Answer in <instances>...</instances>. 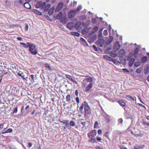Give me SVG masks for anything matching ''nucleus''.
I'll list each match as a JSON object with an SVG mask.
<instances>
[{
	"instance_id": "obj_1",
	"label": "nucleus",
	"mask_w": 149,
	"mask_h": 149,
	"mask_svg": "<svg viewBox=\"0 0 149 149\" xmlns=\"http://www.w3.org/2000/svg\"><path fill=\"white\" fill-rule=\"evenodd\" d=\"M84 115L85 118L88 119L91 113V109L88 103L85 101H84Z\"/></svg>"
},
{
	"instance_id": "obj_2",
	"label": "nucleus",
	"mask_w": 149,
	"mask_h": 149,
	"mask_svg": "<svg viewBox=\"0 0 149 149\" xmlns=\"http://www.w3.org/2000/svg\"><path fill=\"white\" fill-rule=\"evenodd\" d=\"M27 44L29 45V50L31 53L34 55H36L37 53L36 48L35 45L31 43L27 42Z\"/></svg>"
},
{
	"instance_id": "obj_3",
	"label": "nucleus",
	"mask_w": 149,
	"mask_h": 149,
	"mask_svg": "<svg viewBox=\"0 0 149 149\" xmlns=\"http://www.w3.org/2000/svg\"><path fill=\"white\" fill-rule=\"evenodd\" d=\"M46 3L44 2L42 3V2L40 1L38 2V4L40 5V6H41L42 8H44V10L45 12L47 11L51 7V5L50 4H48L46 6Z\"/></svg>"
},
{
	"instance_id": "obj_4",
	"label": "nucleus",
	"mask_w": 149,
	"mask_h": 149,
	"mask_svg": "<svg viewBox=\"0 0 149 149\" xmlns=\"http://www.w3.org/2000/svg\"><path fill=\"white\" fill-rule=\"evenodd\" d=\"M134 56V54L133 53H130L128 55L127 59L129 61V63L132 65L135 61L134 58H133Z\"/></svg>"
},
{
	"instance_id": "obj_5",
	"label": "nucleus",
	"mask_w": 149,
	"mask_h": 149,
	"mask_svg": "<svg viewBox=\"0 0 149 149\" xmlns=\"http://www.w3.org/2000/svg\"><path fill=\"white\" fill-rule=\"evenodd\" d=\"M88 137L89 138H93L97 135V131L94 130L87 134Z\"/></svg>"
},
{
	"instance_id": "obj_6",
	"label": "nucleus",
	"mask_w": 149,
	"mask_h": 149,
	"mask_svg": "<svg viewBox=\"0 0 149 149\" xmlns=\"http://www.w3.org/2000/svg\"><path fill=\"white\" fill-rule=\"evenodd\" d=\"M104 40L103 39H100L97 41L96 43L100 47H102L103 45L104 44Z\"/></svg>"
},
{
	"instance_id": "obj_7",
	"label": "nucleus",
	"mask_w": 149,
	"mask_h": 149,
	"mask_svg": "<svg viewBox=\"0 0 149 149\" xmlns=\"http://www.w3.org/2000/svg\"><path fill=\"white\" fill-rule=\"evenodd\" d=\"M75 11L72 10L69 12L68 13V17L70 18H73L75 15Z\"/></svg>"
},
{
	"instance_id": "obj_8",
	"label": "nucleus",
	"mask_w": 149,
	"mask_h": 149,
	"mask_svg": "<svg viewBox=\"0 0 149 149\" xmlns=\"http://www.w3.org/2000/svg\"><path fill=\"white\" fill-rule=\"evenodd\" d=\"M93 86V84L92 83H90L86 87L85 92H87L89 91Z\"/></svg>"
},
{
	"instance_id": "obj_9",
	"label": "nucleus",
	"mask_w": 149,
	"mask_h": 149,
	"mask_svg": "<svg viewBox=\"0 0 149 149\" xmlns=\"http://www.w3.org/2000/svg\"><path fill=\"white\" fill-rule=\"evenodd\" d=\"M0 71L2 72V73H0V76L2 78L5 75H6L7 77H9L10 76L9 74L7 72H5L4 70H3V71L0 70Z\"/></svg>"
},
{
	"instance_id": "obj_10",
	"label": "nucleus",
	"mask_w": 149,
	"mask_h": 149,
	"mask_svg": "<svg viewBox=\"0 0 149 149\" xmlns=\"http://www.w3.org/2000/svg\"><path fill=\"white\" fill-rule=\"evenodd\" d=\"M144 72L146 74H147L149 73V64L146 65L145 67Z\"/></svg>"
},
{
	"instance_id": "obj_11",
	"label": "nucleus",
	"mask_w": 149,
	"mask_h": 149,
	"mask_svg": "<svg viewBox=\"0 0 149 149\" xmlns=\"http://www.w3.org/2000/svg\"><path fill=\"white\" fill-rule=\"evenodd\" d=\"M81 22H78L76 23L75 26V28L77 30L81 28Z\"/></svg>"
},
{
	"instance_id": "obj_12",
	"label": "nucleus",
	"mask_w": 149,
	"mask_h": 149,
	"mask_svg": "<svg viewBox=\"0 0 149 149\" xmlns=\"http://www.w3.org/2000/svg\"><path fill=\"white\" fill-rule=\"evenodd\" d=\"M114 47L117 50H119L120 48V45L119 42L117 41L115 43L114 45Z\"/></svg>"
},
{
	"instance_id": "obj_13",
	"label": "nucleus",
	"mask_w": 149,
	"mask_h": 149,
	"mask_svg": "<svg viewBox=\"0 0 149 149\" xmlns=\"http://www.w3.org/2000/svg\"><path fill=\"white\" fill-rule=\"evenodd\" d=\"M125 52L123 49L120 50L118 52V54L120 56H123L125 55Z\"/></svg>"
},
{
	"instance_id": "obj_14",
	"label": "nucleus",
	"mask_w": 149,
	"mask_h": 149,
	"mask_svg": "<svg viewBox=\"0 0 149 149\" xmlns=\"http://www.w3.org/2000/svg\"><path fill=\"white\" fill-rule=\"evenodd\" d=\"M63 6V2H60L58 3L57 6L56 8V10H58V11L60 10L62 8Z\"/></svg>"
},
{
	"instance_id": "obj_15",
	"label": "nucleus",
	"mask_w": 149,
	"mask_h": 149,
	"mask_svg": "<svg viewBox=\"0 0 149 149\" xmlns=\"http://www.w3.org/2000/svg\"><path fill=\"white\" fill-rule=\"evenodd\" d=\"M35 77H34V75H31V81L32 82V84H35V85H36L37 84H35V80H36V75H35Z\"/></svg>"
},
{
	"instance_id": "obj_16",
	"label": "nucleus",
	"mask_w": 149,
	"mask_h": 149,
	"mask_svg": "<svg viewBox=\"0 0 149 149\" xmlns=\"http://www.w3.org/2000/svg\"><path fill=\"white\" fill-rule=\"evenodd\" d=\"M74 24L72 22H70L67 24V26L68 28L69 29H72L74 27Z\"/></svg>"
},
{
	"instance_id": "obj_17",
	"label": "nucleus",
	"mask_w": 149,
	"mask_h": 149,
	"mask_svg": "<svg viewBox=\"0 0 149 149\" xmlns=\"http://www.w3.org/2000/svg\"><path fill=\"white\" fill-rule=\"evenodd\" d=\"M118 102L122 107H124L126 105L125 102L124 101H123V100H119L118 101Z\"/></svg>"
},
{
	"instance_id": "obj_18",
	"label": "nucleus",
	"mask_w": 149,
	"mask_h": 149,
	"mask_svg": "<svg viewBox=\"0 0 149 149\" xmlns=\"http://www.w3.org/2000/svg\"><path fill=\"white\" fill-rule=\"evenodd\" d=\"M82 77H89L88 78H87L85 79L88 82H91L93 81V79L91 78V77L89 76L88 75H87V76H82Z\"/></svg>"
},
{
	"instance_id": "obj_19",
	"label": "nucleus",
	"mask_w": 149,
	"mask_h": 149,
	"mask_svg": "<svg viewBox=\"0 0 149 149\" xmlns=\"http://www.w3.org/2000/svg\"><path fill=\"white\" fill-rule=\"evenodd\" d=\"M80 40L83 45L86 46H88V45L87 42L84 38H80Z\"/></svg>"
},
{
	"instance_id": "obj_20",
	"label": "nucleus",
	"mask_w": 149,
	"mask_h": 149,
	"mask_svg": "<svg viewBox=\"0 0 149 149\" xmlns=\"http://www.w3.org/2000/svg\"><path fill=\"white\" fill-rule=\"evenodd\" d=\"M113 38L112 37H110V38L108 39L106 41V44L109 45L110 44L113 40Z\"/></svg>"
},
{
	"instance_id": "obj_21",
	"label": "nucleus",
	"mask_w": 149,
	"mask_h": 149,
	"mask_svg": "<svg viewBox=\"0 0 149 149\" xmlns=\"http://www.w3.org/2000/svg\"><path fill=\"white\" fill-rule=\"evenodd\" d=\"M147 60V57L146 56L143 57L141 58V62L144 63L146 62Z\"/></svg>"
},
{
	"instance_id": "obj_22",
	"label": "nucleus",
	"mask_w": 149,
	"mask_h": 149,
	"mask_svg": "<svg viewBox=\"0 0 149 149\" xmlns=\"http://www.w3.org/2000/svg\"><path fill=\"white\" fill-rule=\"evenodd\" d=\"M103 57L106 60L110 61H111L112 60V58L111 57L107 55H103Z\"/></svg>"
},
{
	"instance_id": "obj_23",
	"label": "nucleus",
	"mask_w": 149,
	"mask_h": 149,
	"mask_svg": "<svg viewBox=\"0 0 149 149\" xmlns=\"http://www.w3.org/2000/svg\"><path fill=\"white\" fill-rule=\"evenodd\" d=\"M54 8H52L50 9L48 11V13L50 15H52L53 14L54 12Z\"/></svg>"
},
{
	"instance_id": "obj_24",
	"label": "nucleus",
	"mask_w": 149,
	"mask_h": 149,
	"mask_svg": "<svg viewBox=\"0 0 149 149\" xmlns=\"http://www.w3.org/2000/svg\"><path fill=\"white\" fill-rule=\"evenodd\" d=\"M13 131V130L11 128H9L7 129L6 131L4 132H1L0 133V134H4L6 133H11Z\"/></svg>"
},
{
	"instance_id": "obj_25",
	"label": "nucleus",
	"mask_w": 149,
	"mask_h": 149,
	"mask_svg": "<svg viewBox=\"0 0 149 149\" xmlns=\"http://www.w3.org/2000/svg\"><path fill=\"white\" fill-rule=\"evenodd\" d=\"M71 34L74 36L79 37L80 36V34L77 32H71Z\"/></svg>"
},
{
	"instance_id": "obj_26",
	"label": "nucleus",
	"mask_w": 149,
	"mask_h": 149,
	"mask_svg": "<svg viewBox=\"0 0 149 149\" xmlns=\"http://www.w3.org/2000/svg\"><path fill=\"white\" fill-rule=\"evenodd\" d=\"M110 132H106L105 133L104 136L107 137L109 140H110V138L109 137V134Z\"/></svg>"
},
{
	"instance_id": "obj_27",
	"label": "nucleus",
	"mask_w": 149,
	"mask_h": 149,
	"mask_svg": "<svg viewBox=\"0 0 149 149\" xmlns=\"http://www.w3.org/2000/svg\"><path fill=\"white\" fill-rule=\"evenodd\" d=\"M24 6L27 9L29 8L30 7V5L28 2H25L24 4Z\"/></svg>"
},
{
	"instance_id": "obj_28",
	"label": "nucleus",
	"mask_w": 149,
	"mask_h": 149,
	"mask_svg": "<svg viewBox=\"0 0 149 149\" xmlns=\"http://www.w3.org/2000/svg\"><path fill=\"white\" fill-rule=\"evenodd\" d=\"M66 98L67 102H70L71 100V95L70 94H68L66 96Z\"/></svg>"
},
{
	"instance_id": "obj_29",
	"label": "nucleus",
	"mask_w": 149,
	"mask_h": 149,
	"mask_svg": "<svg viewBox=\"0 0 149 149\" xmlns=\"http://www.w3.org/2000/svg\"><path fill=\"white\" fill-rule=\"evenodd\" d=\"M45 67L48 69L49 70H52L51 67L49 64L48 63H46L45 64Z\"/></svg>"
},
{
	"instance_id": "obj_30",
	"label": "nucleus",
	"mask_w": 149,
	"mask_h": 149,
	"mask_svg": "<svg viewBox=\"0 0 149 149\" xmlns=\"http://www.w3.org/2000/svg\"><path fill=\"white\" fill-rule=\"evenodd\" d=\"M91 139H89V142H92L95 143L96 142V138H90Z\"/></svg>"
},
{
	"instance_id": "obj_31",
	"label": "nucleus",
	"mask_w": 149,
	"mask_h": 149,
	"mask_svg": "<svg viewBox=\"0 0 149 149\" xmlns=\"http://www.w3.org/2000/svg\"><path fill=\"white\" fill-rule=\"evenodd\" d=\"M94 128L95 129L98 128H99V127L98 126V122L97 121H96L94 125Z\"/></svg>"
},
{
	"instance_id": "obj_32",
	"label": "nucleus",
	"mask_w": 149,
	"mask_h": 149,
	"mask_svg": "<svg viewBox=\"0 0 149 149\" xmlns=\"http://www.w3.org/2000/svg\"><path fill=\"white\" fill-rule=\"evenodd\" d=\"M20 44L22 45L24 48H28L29 47V45L27 44L26 45V44L23 42H20Z\"/></svg>"
},
{
	"instance_id": "obj_33",
	"label": "nucleus",
	"mask_w": 149,
	"mask_h": 149,
	"mask_svg": "<svg viewBox=\"0 0 149 149\" xmlns=\"http://www.w3.org/2000/svg\"><path fill=\"white\" fill-rule=\"evenodd\" d=\"M139 51V49L138 48H136L134 50V54L135 55H136L138 53Z\"/></svg>"
},
{
	"instance_id": "obj_34",
	"label": "nucleus",
	"mask_w": 149,
	"mask_h": 149,
	"mask_svg": "<svg viewBox=\"0 0 149 149\" xmlns=\"http://www.w3.org/2000/svg\"><path fill=\"white\" fill-rule=\"evenodd\" d=\"M84 104L82 103L81 104V105L80 107L79 108V110L80 111H82L83 109H84Z\"/></svg>"
},
{
	"instance_id": "obj_35",
	"label": "nucleus",
	"mask_w": 149,
	"mask_h": 149,
	"mask_svg": "<svg viewBox=\"0 0 149 149\" xmlns=\"http://www.w3.org/2000/svg\"><path fill=\"white\" fill-rule=\"evenodd\" d=\"M126 97L130 99H131L132 100H133V101H134V97L131 96L130 95H127L126 96Z\"/></svg>"
},
{
	"instance_id": "obj_36",
	"label": "nucleus",
	"mask_w": 149,
	"mask_h": 149,
	"mask_svg": "<svg viewBox=\"0 0 149 149\" xmlns=\"http://www.w3.org/2000/svg\"><path fill=\"white\" fill-rule=\"evenodd\" d=\"M3 126H4L3 123H1L0 124V129H2L3 128V130H5L6 128L7 127L4 128Z\"/></svg>"
},
{
	"instance_id": "obj_37",
	"label": "nucleus",
	"mask_w": 149,
	"mask_h": 149,
	"mask_svg": "<svg viewBox=\"0 0 149 149\" xmlns=\"http://www.w3.org/2000/svg\"><path fill=\"white\" fill-rule=\"evenodd\" d=\"M141 148V146L138 145H136L134 147V149H140Z\"/></svg>"
},
{
	"instance_id": "obj_38",
	"label": "nucleus",
	"mask_w": 149,
	"mask_h": 149,
	"mask_svg": "<svg viewBox=\"0 0 149 149\" xmlns=\"http://www.w3.org/2000/svg\"><path fill=\"white\" fill-rule=\"evenodd\" d=\"M134 136L136 137H138V136H141L142 137L143 136V134H142L141 133H139V134H134Z\"/></svg>"
},
{
	"instance_id": "obj_39",
	"label": "nucleus",
	"mask_w": 149,
	"mask_h": 149,
	"mask_svg": "<svg viewBox=\"0 0 149 149\" xmlns=\"http://www.w3.org/2000/svg\"><path fill=\"white\" fill-rule=\"evenodd\" d=\"M70 126H74L75 125V123L73 121H70Z\"/></svg>"
},
{
	"instance_id": "obj_40",
	"label": "nucleus",
	"mask_w": 149,
	"mask_h": 149,
	"mask_svg": "<svg viewBox=\"0 0 149 149\" xmlns=\"http://www.w3.org/2000/svg\"><path fill=\"white\" fill-rule=\"evenodd\" d=\"M65 77L69 79H70V80L72 78V77L71 76L69 75V74H66L65 75Z\"/></svg>"
},
{
	"instance_id": "obj_41",
	"label": "nucleus",
	"mask_w": 149,
	"mask_h": 149,
	"mask_svg": "<svg viewBox=\"0 0 149 149\" xmlns=\"http://www.w3.org/2000/svg\"><path fill=\"white\" fill-rule=\"evenodd\" d=\"M141 68H138L136 70V72L138 74H140V73H141Z\"/></svg>"
},
{
	"instance_id": "obj_42",
	"label": "nucleus",
	"mask_w": 149,
	"mask_h": 149,
	"mask_svg": "<svg viewBox=\"0 0 149 149\" xmlns=\"http://www.w3.org/2000/svg\"><path fill=\"white\" fill-rule=\"evenodd\" d=\"M103 35L105 36H107L108 35V32L107 30V29L104 30L103 33Z\"/></svg>"
},
{
	"instance_id": "obj_43",
	"label": "nucleus",
	"mask_w": 149,
	"mask_h": 149,
	"mask_svg": "<svg viewBox=\"0 0 149 149\" xmlns=\"http://www.w3.org/2000/svg\"><path fill=\"white\" fill-rule=\"evenodd\" d=\"M92 47L95 51L97 52L98 51V49L97 48L95 45H93Z\"/></svg>"
},
{
	"instance_id": "obj_44",
	"label": "nucleus",
	"mask_w": 149,
	"mask_h": 149,
	"mask_svg": "<svg viewBox=\"0 0 149 149\" xmlns=\"http://www.w3.org/2000/svg\"><path fill=\"white\" fill-rule=\"evenodd\" d=\"M66 126H69V121L68 120H66L65 121V124Z\"/></svg>"
},
{
	"instance_id": "obj_45",
	"label": "nucleus",
	"mask_w": 149,
	"mask_h": 149,
	"mask_svg": "<svg viewBox=\"0 0 149 149\" xmlns=\"http://www.w3.org/2000/svg\"><path fill=\"white\" fill-rule=\"evenodd\" d=\"M18 75L20 77H21L23 79H26L24 77V75H22L23 74H22L21 73H18Z\"/></svg>"
},
{
	"instance_id": "obj_46",
	"label": "nucleus",
	"mask_w": 149,
	"mask_h": 149,
	"mask_svg": "<svg viewBox=\"0 0 149 149\" xmlns=\"http://www.w3.org/2000/svg\"><path fill=\"white\" fill-rule=\"evenodd\" d=\"M45 17L49 21H53V20L52 19H51L50 17H49L48 15H46L45 16Z\"/></svg>"
},
{
	"instance_id": "obj_47",
	"label": "nucleus",
	"mask_w": 149,
	"mask_h": 149,
	"mask_svg": "<svg viewBox=\"0 0 149 149\" xmlns=\"http://www.w3.org/2000/svg\"><path fill=\"white\" fill-rule=\"evenodd\" d=\"M62 12H60L58 13V14L57 15V17L60 18V17H62Z\"/></svg>"
},
{
	"instance_id": "obj_48",
	"label": "nucleus",
	"mask_w": 149,
	"mask_h": 149,
	"mask_svg": "<svg viewBox=\"0 0 149 149\" xmlns=\"http://www.w3.org/2000/svg\"><path fill=\"white\" fill-rule=\"evenodd\" d=\"M96 139L98 141H99V142H100L102 140L101 138L100 137L98 136H97Z\"/></svg>"
},
{
	"instance_id": "obj_49",
	"label": "nucleus",
	"mask_w": 149,
	"mask_h": 149,
	"mask_svg": "<svg viewBox=\"0 0 149 149\" xmlns=\"http://www.w3.org/2000/svg\"><path fill=\"white\" fill-rule=\"evenodd\" d=\"M76 101L77 102V104H79L80 102V99L79 97H77L76 98Z\"/></svg>"
},
{
	"instance_id": "obj_50",
	"label": "nucleus",
	"mask_w": 149,
	"mask_h": 149,
	"mask_svg": "<svg viewBox=\"0 0 149 149\" xmlns=\"http://www.w3.org/2000/svg\"><path fill=\"white\" fill-rule=\"evenodd\" d=\"M98 30V27L97 26H95L93 29V32H96Z\"/></svg>"
},
{
	"instance_id": "obj_51",
	"label": "nucleus",
	"mask_w": 149,
	"mask_h": 149,
	"mask_svg": "<svg viewBox=\"0 0 149 149\" xmlns=\"http://www.w3.org/2000/svg\"><path fill=\"white\" fill-rule=\"evenodd\" d=\"M17 107H16L14 108V110L13 111V113H16L17 112Z\"/></svg>"
},
{
	"instance_id": "obj_52",
	"label": "nucleus",
	"mask_w": 149,
	"mask_h": 149,
	"mask_svg": "<svg viewBox=\"0 0 149 149\" xmlns=\"http://www.w3.org/2000/svg\"><path fill=\"white\" fill-rule=\"evenodd\" d=\"M26 26L25 27V30L26 31H27L28 30L29 26H28V24H26Z\"/></svg>"
},
{
	"instance_id": "obj_53",
	"label": "nucleus",
	"mask_w": 149,
	"mask_h": 149,
	"mask_svg": "<svg viewBox=\"0 0 149 149\" xmlns=\"http://www.w3.org/2000/svg\"><path fill=\"white\" fill-rule=\"evenodd\" d=\"M71 81H73V82H74V83H75L76 84H78V83H77V81L74 79H73L72 78V79L71 80Z\"/></svg>"
},
{
	"instance_id": "obj_54",
	"label": "nucleus",
	"mask_w": 149,
	"mask_h": 149,
	"mask_svg": "<svg viewBox=\"0 0 149 149\" xmlns=\"http://www.w3.org/2000/svg\"><path fill=\"white\" fill-rule=\"evenodd\" d=\"M98 134L100 135L102 134V131L101 130L99 129L98 130Z\"/></svg>"
},
{
	"instance_id": "obj_55",
	"label": "nucleus",
	"mask_w": 149,
	"mask_h": 149,
	"mask_svg": "<svg viewBox=\"0 0 149 149\" xmlns=\"http://www.w3.org/2000/svg\"><path fill=\"white\" fill-rule=\"evenodd\" d=\"M143 125H146L147 126H149V122L146 123L145 122H143Z\"/></svg>"
},
{
	"instance_id": "obj_56",
	"label": "nucleus",
	"mask_w": 149,
	"mask_h": 149,
	"mask_svg": "<svg viewBox=\"0 0 149 149\" xmlns=\"http://www.w3.org/2000/svg\"><path fill=\"white\" fill-rule=\"evenodd\" d=\"M81 123L82 125H83V128H84V127L86 126V123L85 122H82Z\"/></svg>"
},
{
	"instance_id": "obj_57",
	"label": "nucleus",
	"mask_w": 149,
	"mask_h": 149,
	"mask_svg": "<svg viewBox=\"0 0 149 149\" xmlns=\"http://www.w3.org/2000/svg\"><path fill=\"white\" fill-rule=\"evenodd\" d=\"M96 20L95 19H93L92 20V22L93 24H95L96 22Z\"/></svg>"
},
{
	"instance_id": "obj_58",
	"label": "nucleus",
	"mask_w": 149,
	"mask_h": 149,
	"mask_svg": "<svg viewBox=\"0 0 149 149\" xmlns=\"http://www.w3.org/2000/svg\"><path fill=\"white\" fill-rule=\"evenodd\" d=\"M105 120L106 122L107 123H109L110 121V119L109 118H106Z\"/></svg>"
},
{
	"instance_id": "obj_59",
	"label": "nucleus",
	"mask_w": 149,
	"mask_h": 149,
	"mask_svg": "<svg viewBox=\"0 0 149 149\" xmlns=\"http://www.w3.org/2000/svg\"><path fill=\"white\" fill-rule=\"evenodd\" d=\"M123 71H124L125 72H129V71L126 68H123Z\"/></svg>"
},
{
	"instance_id": "obj_60",
	"label": "nucleus",
	"mask_w": 149,
	"mask_h": 149,
	"mask_svg": "<svg viewBox=\"0 0 149 149\" xmlns=\"http://www.w3.org/2000/svg\"><path fill=\"white\" fill-rule=\"evenodd\" d=\"M75 94L76 96H77L78 95L79 92L77 90H76L75 91Z\"/></svg>"
},
{
	"instance_id": "obj_61",
	"label": "nucleus",
	"mask_w": 149,
	"mask_h": 149,
	"mask_svg": "<svg viewBox=\"0 0 149 149\" xmlns=\"http://www.w3.org/2000/svg\"><path fill=\"white\" fill-rule=\"evenodd\" d=\"M95 148L96 149H103V148L100 147V146H97Z\"/></svg>"
},
{
	"instance_id": "obj_62",
	"label": "nucleus",
	"mask_w": 149,
	"mask_h": 149,
	"mask_svg": "<svg viewBox=\"0 0 149 149\" xmlns=\"http://www.w3.org/2000/svg\"><path fill=\"white\" fill-rule=\"evenodd\" d=\"M32 146V144L31 142H29L28 143V146L29 147H31Z\"/></svg>"
},
{
	"instance_id": "obj_63",
	"label": "nucleus",
	"mask_w": 149,
	"mask_h": 149,
	"mask_svg": "<svg viewBox=\"0 0 149 149\" xmlns=\"http://www.w3.org/2000/svg\"><path fill=\"white\" fill-rule=\"evenodd\" d=\"M81 7H78L77 8V10L78 11H80V10H81Z\"/></svg>"
},
{
	"instance_id": "obj_64",
	"label": "nucleus",
	"mask_w": 149,
	"mask_h": 149,
	"mask_svg": "<svg viewBox=\"0 0 149 149\" xmlns=\"http://www.w3.org/2000/svg\"><path fill=\"white\" fill-rule=\"evenodd\" d=\"M119 120V123H120V124H122L123 123V120L121 118H120V119Z\"/></svg>"
}]
</instances>
